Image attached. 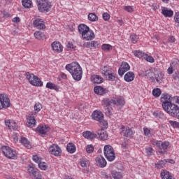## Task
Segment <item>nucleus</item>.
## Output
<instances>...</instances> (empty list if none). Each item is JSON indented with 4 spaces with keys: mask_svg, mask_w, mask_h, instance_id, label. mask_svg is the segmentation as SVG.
I'll use <instances>...</instances> for the list:
<instances>
[{
    "mask_svg": "<svg viewBox=\"0 0 179 179\" xmlns=\"http://www.w3.org/2000/svg\"><path fill=\"white\" fill-rule=\"evenodd\" d=\"M10 106V100L6 94H0V110Z\"/></svg>",
    "mask_w": 179,
    "mask_h": 179,
    "instance_id": "10",
    "label": "nucleus"
},
{
    "mask_svg": "<svg viewBox=\"0 0 179 179\" xmlns=\"http://www.w3.org/2000/svg\"><path fill=\"white\" fill-rule=\"evenodd\" d=\"M38 9L39 12H50L51 9V3L45 0H37Z\"/></svg>",
    "mask_w": 179,
    "mask_h": 179,
    "instance_id": "8",
    "label": "nucleus"
},
{
    "mask_svg": "<svg viewBox=\"0 0 179 179\" xmlns=\"http://www.w3.org/2000/svg\"><path fill=\"white\" fill-rule=\"evenodd\" d=\"M88 20H90V22H96L99 20V17L94 13H90L88 15Z\"/></svg>",
    "mask_w": 179,
    "mask_h": 179,
    "instance_id": "43",
    "label": "nucleus"
},
{
    "mask_svg": "<svg viewBox=\"0 0 179 179\" xmlns=\"http://www.w3.org/2000/svg\"><path fill=\"white\" fill-rule=\"evenodd\" d=\"M37 171V169H34V165L33 164L29 165L28 173H29L31 176Z\"/></svg>",
    "mask_w": 179,
    "mask_h": 179,
    "instance_id": "45",
    "label": "nucleus"
},
{
    "mask_svg": "<svg viewBox=\"0 0 179 179\" xmlns=\"http://www.w3.org/2000/svg\"><path fill=\"white\" fill-rule=\"evenodd\" d=\"M143 131H144V135L145 136H148V138H150V136H152V131H150V129L149 128L144 127Z\"/></svg>",
    "mask_w": 179,
    "mask_h": 179,
    "instance_id": "51",
    "label": "nucleus"
},
{
    "mask_svg": "<svg viewBox=\"0 0 179 179\" xmlns=\"http://www.w3.org/2000/svg\"><path fill=\"white\" fill-rule=\"evenodd\" d=\"M171 66H173L175 69H177V67L179 66L178 59H173L171 63Z\"/></svg>",
    "mask_w": 179,
    "mask_h": 179,
    "instance_id": "46",
    "label": "nucleus"
},
{
    "mask_svg": "<svg viewBox=\"0 0 179 179\" xmlns=\"http://www.w3.org/2000/svg\"><path fill=\"white\" fill-rule=\"evenodd\" d=\"M66 69L68 72L71 73L74 80L79 82L82 79V75H83V71L82 67L78 62H73L66 66Z\"/></svg>",
    "mask_w": 179,
    "mask_h": 179,
    "instance_id": "1",
    "label": "nucleus"
},
{
    "mask_svg": "<svg viewBox=\"0 0 179 179\" xmlns=\"http://www.w3.org/2000/svg\"><path fill=\"white\" fill-rule=\"evenodd\" d=\"M169 124L173 128H179V122L176 121L169 120Z\"/></svg>",
    "mask_w": 179,
    "mask_h": 179,
    "instance_id": "58",
    "label": "nucleus"
},
{
    "mask_svg": "<svg viewBox=\"0 0 179 179\" xmlns=\"http://www.w3.org/2000/svg\"><path fill=\"white\" fill-rule=\"evenodd\" d=\"M38 166L39 169H41V170H47V169H48L47 164H45V162H43L41 161L38 164Z\"/></svg>",
    "mask_w": 179,
    "mask_h": 179,
    "instance_id": "50",
    "label": "nucleus"
},
{
    "mask_svg": "<svg viewBox=\"0 0 179 179\" xmlns=\"http://www.w3.org/2000/svg\"><path fill=\"white\" fill-rule=\"evenodd\" d=\"M174 20L176 23H179V13H175Z\"/></svg>",
    "mask_w": 179,
    "mask_h": 179,
    "instance_id": "64",
    "label": "nucleus"
},
{
    "mask_svg": "<svg viewBox=\"0 0 179 179\" xmlns=\"http://www.w3.org/2000/svg\"><path fill=\"white\" fill-rule=\"evenodd\" d=\"M32 160H34L35 162V163H40V162H41V157L37 156V155H34L32 157Z\"/></svg>",
    "mask_w": 179,
    "mask_h": 179,
    "instance_id": "61",
    "label": "nucleus"
},
{
    "mask_svg": "<svg viewBox=\"0 0 179 179\" xmlns=\"http://www.w3.org/2000/svg\"><path fill=\"white\" fill-rule=\"evenodd\" d=\"M85 47L86 48H96V47H99V42L96 41H92L90 42H87L85 44Z\"/></svg>",
    "mask_w": 179,
    "mask_h": 179,
    "instance_id": "30",
    "label": "nucleus"
},
{
    "mask_svg": "<svg viewBox=\"0 0 179 179\" xmlns=\"http://www.w3.org/2000/svg\"><path fill=\"white\" fill-rule=\"evenodd\" d=\"M80 164L81 167H87L88 164H89V160L87 159H81L80 161Z\"/></svg>",
    "mask_w": 179,
    "mask_h": 179,
    "instance_id": "55",
    "label": "nucleus"
},
{
    "mask_svg": "<svg viewBox=\"0 0 179 179\" xmlns=\"http://www.w3.org/2000/svg\"><path fill=\"white\" fill-rule=\"evenodd\" d=\"M162 13L165 17H171L174 15V12L171 9H168L167 7L162 8Z\"/></svg>",
    "mask_w": 179,
    "mask_h": 179,
    "instance_id": "18",
    "label": "nucleus"
},
{
    "mask_svg": "<svg viewBox=\"0 0 179 179\" xmlns=\"http://www.w3.org/2000/svg\"><path fill=\"white\" fill-rule=\"evenodd\" d=\"M131 69L129 64L125 62H122L120 67L118 69L120 76H122L125 72H128Z\"/></svg>",
    "mask_w": 179,
    "mask_h": 179,
    "instance_id": "12",
    "label": "nucleus"
},
{
    "mask_svg": "<svg viewBox=\"0 0 179 179\" xmlns=\"http://www.w3.org/2000/svg\"><path fill=\"white\" fill-rule=\"evenodd\" d=\"M34 115L29 116L27 120V126L29 128H33L34 127H36V119H34Z\"/></svg>",
    "mask_w": 179,
    "mask_h": 179,
    "instance_id": "21",
    "label": "nucleus"
},
{
    "mask_svg": "<svg viewBox=\"0 0 179 179\" xmlns=\"http://www.w3.org/2000/svg\"><path fill=\"white\" fill-rule=\"evenodd\" d=\"M94 91L96 94H99L100 96H103V94H106V93H107V90L103 88L101 86L94 87Z\"/></svg>",
    "mask_w": 179,
    "mask_h": 179,
    "instance_id": "22",
    "label": "nucleus"
},
{
    "mask_svg": "<svg viewBox=\"0 0 179 179\" xmlns=\"http://www.w3.org/2000/svg\"><path fill=\"white\" fill-rule=\"evenodd\" d=\"M160 100L162 103V108H164V110H168L167 107L173 104V103H171V96L169 94H162Z\"/></svg>",
    "mask_w": 179,
    "mask_h": 179,
    "instance_id": "9",
    "label": "nucleus"
},
{
    "mask_svg": "<svg viewBox=\"0 0 179 179\" xmlns=\"http://www.w3.org/2000/svg\"><path fill=\"white\" fill-rule=\"evenodd\" d=\"M46 87L48 89H53V90H56L57 92H58V90H59V87H58L57 85L52 83H48L46 84Z\"/></svg>",
    "mask_w": 179,
    "mask_h": 179,
    "instance_id": "35",
    "label": "nucleus"
},
{
    "mask_svg": "<svg viewBox=\"0 0 179 179\" xmlns=\"http://www.w3.org/2000/svg\"><path fill=\"white\" fill-rule=\"evenodd\" d=\"M154 117H156V118H159L160 120H162V118H164V113H163L162 111H155L153 113Z\"/></svg>",
    "mask_w": 179,
    "mask_h": 179,
    "instance_id": "42",
    "label": "nucleus"
},
{
    "mask_svg": "<svg viewBox=\"0 0 179 179\" xmlns=\"http://www.w3.org/2000/svg\"><path fill=\"white\" fill-rule=\"evenodd\" d=\"M105 113L107 115V117H110L111 114H113V108L111 107H108L105 109Z\"/></svg>",
    "mask_w": 179,
    "mask_h": 179,
    "instance_id": "56",
    "label": "nucleus"
},
{
    "mask_svg": "<svg viewBox=\"0 0 179 179\" xmlns=\"http://www.w3.org/2000/svg\"><path fill=\"white\" fill-rule=\"evenodd\" d=\"M99 122L101 125H102V129H107V128H108V123H107V121L104 120V119Z\"/></svg>",
    "mask_w": 179,
    "mask_h": 179,
    "instance_id": "53",
    "label": "nucleus"
},
{
    "mask_svg": "<svg viewBox=\"0 0 179 179\" xmlns=\"http://www.w3.org/2000/svg\"><path fill=\"white\" fill-rule=\"evenodd\" d=\"M92 120H94V121H98V122L104 120V114H103L101 111L99 110H94L92 114Z\"/></svg>",
    "mask_w": 179,
    "mask_h": 179,
    "instance_id": "13",
    "label": "nucleus"
},
{
    "mask_svg": "<svg viewBox=\"0 0 179 179\" xmlns=\"http://www.w3.org/2000/svg\"><path fill=\"white\" fill-rule=\"evenodd\" d=\"M111 104H113V99H104L102 101V106H103V107L108 108Z\"/></svg>",
    "mask_w": 179,
    "mask_h": 179,
    "instance_id": "38",
    "label": "nucleus"
},
{
    "mask_svg": "<svg viewBox=\"0 0 179 179\" xmlns=\"http://www.w3.org/2000/svg\"><path fill=\"white\" fill-rule=\"evenodd\" d=\"M96 162L97 163L98 166L102 169L107 166V161H106V159L103 158V156L97 157L96 158Z\"/></svg>",
    "mask_w": 179,
    "mask_h": 179,
    "instance_id": "16",
    "label": "nucleus"
},
{
    "mask_svg": "<svg viewBox=\"0 0 179 179\" xmlns=\"http://www.w3.org/2000/svg\"><path fill=\"white\" fill-rule=\"evenodd\" d=\"M95 134H96L97 137L99 138L101 141H107V138H108V135L104 129L98 130Z\"/></svg>",
    "mask_w": 179,
    "mask_h": 179,
    "instance_id": "15",
    "label": "nucleus"
},
{
    "mask_svg": "<svg viewBox=\"0 0 179 179\" xmlns=\"http://www.w3.org/2000/svg\"><path fill=\"white\" fill-rule=\"evenodd\" d=\"M144 59L147 60L148 62H150L151 64H153V62H155V59L153 58V57L149 56L147 54H145Z\"/></svg>",
    "mask_w": 179,
    "mask_h": 179,
    "instance_id": "54",
    "label": "nucleus"
},
{
    "mask_svg": "<svg viewBox=\"0 0 179 179\" xmlns=\"http://www.w3.org/2000/svg\"><path fill=\"white\" fill-rule=\"evenodd\" d=\"M130 40L133 44H136V43H138V40H139V37H138L136 34H133L130 36Z\"/></svg>",
    "mask_w": 179,
    "mask_h": 179,
    "instance_id": "49",
    "label": "nucleus"
},
{
    "mask_svg": "<svg viewBox=\"0 0 179 179\" xmlns=\"http://www.w3.org/2000/svg\"><path fill=\"white\" fill-rule=\"evenodd\" d=\"M166 163H167V161L166 159L161 160L158 162L157 164H155V167L158 169H163V167L166 166Z\"/></svg>",
    "mask_w": 179,
    "mask_h": 179,
    "instance_id": "36",
    "label": "nucleus"
},
{
    "mask_svg": "<svg viewBox=\"0 0 179 179\" xmlns=\"http://www.w3.org/2000/svg\"><path fill=\"white\" fill-rule=\"evenodd\" d=\"M34 37L37 40H45V34L41 31H36L34 33Z\"/></svg>",
    "mask_w": 179,
    "mask_h": 179,
    "instance_id": "31",
    "label": "nucleus"
},
{
    "mask_svg": "<svg viewBox=\"0 0 179 179\" xmlns=\"http://www.w3.org/2000/svg\"><path fill=\"white\" fill-rule=\"evenodd\" d=\"M83 136H84V138L86 139H90L92 141V139L97 138V134L87 131L83 133Z\"/></svg>",
    "mask_w": 179,
    "mask_h": 179,
    "instance_id": "20",
    "label": "nucleus"
},
{
    "mask_svg": "<svg viewBox=\"0 0 179 179\" xmlns=\"http://www.w3.org/2000/svg\"><path fill=\"white\" fill-rule=\"evenodd\" d=\"M152 143L157 146L158 152L161 155H166L167 150L171 148V144L169 141H155Z\"/></svg>",
    "mask_w": 179,
    "mask_h": 179,
    "instance_id": "3",
    "label": "nucleus"
},
{
    "mask_svg": "<svg viewBox=\"0 0 179 179\" xmlns=\"http://www.w3.org/2000/svg\"><path fill=\"white\" fill-rule=\"evenodd\" d=\"M124 9L126 10V12H134V7L131 6H124Z\"/></svg>",
    "mask_w": 179,
    "mask_h": 179,
    "instance_id": "62",
    "label": "nucleus"
},
{
    "mask_svg": "<svg viewBox=\"0 0 179 179\" xmlns=\"http://www.w3.org/2000/svg\"><path fill=\"white\" fill-rule=\"evenodd\" d=\"M49 152L51 153V155L56 157L61 156V155H62V150H61L59 145L57 144H52L49 148Z\"/></svg>",
    "mask_w": 179,
    "mask_h": 179,
    "instance_id": "11",
    "label": "nucleus"
},
{
    "mask_svg": "<svg viewBox=\"0 0 179 179\" xmlns=\"http://www.w3.org/2000/svg\"><path fill=\"white\" fill-rule=\"evenodd\" d=\"M162 79H163V76H162V73H155L154 82H155V80H156V82H157V83H159L160 82V80H162Z\"/></svg>",
    "mask_w": 179,
    "mask_h": 179,
    "instance_id": "44",
    "label": "nucleus"
},
{
    "mask_svg": "<svg viewBox=\"0 0 179 179\" xmlns=\"http://www.w3.org/2000/svg\"><path fill=\"white\" fill-rule=\"evenodd\" d=\"M20 143L22 145H23L25 148H31V145H30V141L26 138V137H21Z\"/></svg>",
    "mask_w": 179,
    "mask_h": 179,
    "instance_id": "34",
    "label": "nucleus"
},
{
    "mask_svg": "<svg viewBox=\"0 0 179 179\" xmlns=\"http://www.w3.org/2000/svg\"><path fill=\"white\" fill-rule=\"evenodd\" d=\"M42 23H43V21H41V20L36 19L34 21L33 24H34V27H36L39 26L40 24H41Z\"/></svg>",
    "mask_w": 179,
    "mask_h": 179,
    "instance_id": "60",
    "label": "nucleus"
},
{
    "mask_svg": "<svg viewBox=\"0 0 179 179\" xmlns=\"http://www.w3.org/2000/svg\"><path fill=\"white\" fill-rule=\"evenodd\" d=\"M66 150L69 153H75V152H76V147L73 143H69L67 144Z\"/></svg>",
    "mask_w": 179,
    "mask_h": 179,
    "instance_id": "33",
    "label": "nucleus"
},
{
    "mask_svg": "<svg viewBox=\"0 0 179 179\" xmlns=\"http://www.w3.org/2000/svg\"><path fill=\"white\" fill-rule=\"evenodd\" d=\"M49 130L50 128L47 126H39L36 128V131L41 135H45Z\"/></svg>",
    "mask_w": 179,
    "mask_h": 179,
    "instance_id": "25",
    "label": "nucleus"
},
{
    "mask_svg": "<svg viewBox=\"0 0 179 179\" xmlns=\"http://www.w3.org/2000/svg\"><path fill=\"white\" fill-rule=\"evenodd\" d=\"M145 75L147 76L149 80H151V82H155V72H153L152 69L145 71Z\"/></svg>",
    "mask_w": 179,
    "mask_h": 179,
    "instance_id": "26",
    "label": "nucleus"
},
{
    "mask_svg": "<svg viewBox=\"0 0 179 179\" xmlns=\"http://www.w3.org/2000/svg\"><path fill=\"white\" fill-rule=\"evenodd\" d=\"M22 3L24 8L29 9V8H31L33 3L31 2V0H22Z\"/></svg>",
    "mask_w": 179,
    "mask_h": 179,
    "instance_id": "39",
    "label": "nucleus"
},
{
    "mask_svg": "<svg viewBox=\"0 0 179 179\" xmlns=\"http://www.w3.org/2000/svg\"><path fill=\"white\" fill-rule=\"evenodd\" d=\"M103 153L106 159H107L108 162H113V160H115V153L114 152V149H113L111 145H105L103 148Z\"/></svg>",
    "mask_w": 179,
    "mask_h": 179,
    "instance_id": "5",
    "label": "nucleus"
},
{
    "mask_svg": "<svg viewBox=\"0 0 179 179\" xmlns=\"http://www.w3.org/2000/svg\"><path fill=\"white\" fill-rule=\"evenodd\" d=\"M25 75L29 83L33 86H43V82L39 79V78L37 77V76H34V74L30 73L29 72L26 73Z\"/></svg>",
    "mask_w": 179,
    "mask_h": 179,
    "instance_id": "6",
    "label": "nucleus"
},
{
    "mask_svg": "<svg viewBox=\"0 0 179 179\" xmlns=\"http://www.w3.org/2000/svg\"><path fill=\"white\" fill-rule=\"evenodd\" d=\"M113 104L115 106H124L125 104V100H124V98H117L113 99Z\"/></svg>",
    "mask_w": 179,
    "mask_h": 179,
    "instance_id": "29",
    "label": "nucleus"
},
{
    "mask_svg": "<svg viewBox=\"0 0 179 179\" xmlns=\"http://www.w3.org/2000/svg\"><path fill=\"white\" fill-rule=\"evenodd\" d=\"M94 150V147L92 145H88L86 147V151L87 153H93V151Z\"/></svg>",
    "mask_w": 179,
    "mask_h": 179,
    "instance_id": "57",
    "label": "nucleus"
},
{
    "mask_svg": "<svg viewBox=\"0 0 179 179\" xmlns=\"http://www.w3.org/2000/svg\"><path fill=\"white\" fill-rule=\"evenodd\" d=\"M102 16L103 19L106 21L110 20V14H108V13H104Z\"/></svg>",
    "mask_w": 179,
    "mask_h": 179,
    "instance_id": "63",
    "label": "nucleus"
},
{
    "mask_svg": "<svg viewBox=\"0 0 179 179\" xmlns=\"http://www.w3.org/2000/svg\"><path fill=\"white\" fill-rule=\"evenodd\" d=\"M43 105H41V103H40L39 102H37L34 106V112H31V115H36L37 113H39V111H41Z\"/></svg>",
    "mask_w": 179,
    "mask_h": 179,
    "instance_id": "27",
    "label": "nucleus"
},
{
    "mask_svg": "<svg viewBox=\"0 0 179 179\" xmlns=\"http://www.w3.org/2000/svg\"><path fill=\"white\" fill-rule=\"evenodd\" d=\"M145 152L148 156H152V155H153L154 150L152 147H148L145 149Z\"/></svg>",
    "mask_w": 179,
    "mask_h": 179,
    "instance_id": "59",
    "label": "nucleus"
},
{
    "mask_svg": "<svg viewBox=\"0 0 179 179\" xmlns=\"http://www.w3.org/2000/svg\"><path fill=\"white\" fill-rule=\"evenodd\" d=\"M52 48L56 52H62V45L59 42L55 41L52 43Z\"/></svg>",
    "mask_w": 179,
    "mask_h": 179,
    "instance_id": "19",
    "label": "nucleus"
},
{
    "mask_svg": "<svg viewBox=\"0 0 179 179\" xmlns=\"http://www.w3.org/2000/svg\"><path fill=\"white\" fill-rule=\"evenodd\" d=\"M1 150L3 152V155H4L7 159L15 160V159L17 158V152H16V150L10 148L9 146H2Z\"/></svg>",
    "mask_w": 179,
    "mask_h": 179,
    "instance_id": "4",
    "label": "nucleus"
},
{
    "mask_svg": "<svg viewBox=\"0 0 179 179\" xmlns=\"http://www.w3.org/2000/svg\"><path fill=\"white\" fill-rule=\"evenodd\" d=\"M106 76L108 80H110V82H114L115 80V73H114V71L111 70L109 73L105 75Z\"/></svg>",
    "mask_w": 179,
    "mask_h": 179,
    "instance_id": "32",
    "label": "nucleus"
},
{
    "mask_svg": "<svg viewBox=\"0 0 179 179\" xmlns=\"http://www.w3.org/2000/svg\"><path fill=\"white\" fill-rule=\"evenodd\" d=\"M91 80L92 83L96 85H100V83H103V78L101 76L98 75H94L91 77Z\"/></svg>",
    "mask_w": 179,
    "mask_h": 179,
    "instance_id": "23",
    "label": "nucleus"
},
{
    "mask_svg": "<svg viewBox=\"0 0 179 179\" xmlns=\"http://www.w3.org/2000/svg\"><path fill=\"white\" fill-rule=\"evenodd\" d=\"M168 109H164L171 117L173 118H178L179 120V108L174 103H171L169 106H167Z\"/></svg>",
    "mask_w": 179,
    "mask_h": 179,
    "instance_id": "7",
    "label": "nucleus"
},
{
    "mask_svg": "<svg viewBox=\"0 0 179 179\" xmlns=\"http://www.w3.org/2000/svg\"><path fill=\"white\" fill-rule=\"evenodd\" d=\"M111 71H113L111 69L106 66L102 68L101 73L102 75H104L106 76V75L109 73V72Z\"/></svg>",
    "mask_w": 179,
    "mask_h": 179,
    "instance_id": "47",
    "label": "nucleus"
},
{
    "mask_svg": "<svg viewBox=\"0 0 179 179\" xmlns=\"http://www.w3.org/2000/svg\"><path fill=\"white\" fill-rule=\"evenodd\" d=\"M120 134L122 136L131 139V138H132V135H134V131H132V129L129 127H123Z\"/></svg>",
    "mask_w": 179,
    "mask_h": 179,
    "instance_id": "14",
    "label": "nucleus"
},
{
    "mask_svg": "<svg viewBox=\"0 0 179 179\" xmlns=\"http://www.w3.org/2000/svg\"><path fill=\"white\" fill-rule=\"evenodd\" d=\"M101 48L103 51H110V50H113V46L109 44H103L102 45Z\"/></svg>",
    "mask_w": 179,
    "mask_h": 179,
    "instance_id": "52",
    "label": "nucleus"
},
{
    "mask_svg": "<svg viewBox=\"0 0 179 179\" xmlns=\"http://www.w3.org/2000/svg\"><path fill=\"white\" fill-rule=\"evenodd\" d=\"M134 54L135 57H137L138 58H142V59H144L146 55L145 52H142L141 50H135Z\"/></svg>",
    "mask_w": 179,
    "mask_h": 179,
    "instance_id": "37",
    "label": "nucleus"
},
{
    "mask_svg": "<svg viewBox=\"0 0 179 179\" xmlns=\"http://www.w3.org/2000/svg\"><path fill=\"white\" fill-rule=\"evenodd\" d=\"M112 176L114 179L122 178V174L121 173V172H117L115 171H112Z\"/></svg>",
    "mask_w": 179,
    "mask_h": 179,
    "instance_id": "40",
    "label": "nucleus"
},
{
    "mask_svg": "<svg viewBox=\"0 0 179 179\" xmlns=\"http://www.w3.org/2000/svg\"><path fill=\"white\" fill-rule=\"evenodd\" d=\"M78 29V33L82 35L83 40H86V41H92V40L94 38V32L90 30V28H89L87 25L85 24H80Z\"/></svg>",
    "mask_w": 179,
    "mask_h": 179,
    "instance_id": "2",
    "label": "nucleus"
},
{
    "mask_svg": "<svg viewBox=\"0 0 179 179\" xmlns=\"http://www.w3.org/2000/svg\"><path fill=\"white\" fill-rule=\"evenodd\" d=\"M31 177H33V178H34V179H42L43 178V176H41V173H40V171H38V170L36 171V172H35L34 173H33Z\"/></svg>",
    "mask_w": 179,
    "mask_h": 179,
    "instance_id": "48",
    "label": "nucleus"
},
{
    "mask_svg": "<svg viewBox=\"0 0 179 179\" xmlns=\"http://www.w3.org/2000/svg\"><path fill=\"white\" fill-rule=\"evenodd\" d=\"M160 94H162V90H160V88H155L152 90L154 97H160Z\"/></svg>",
    "mask_w": 179,
    "mask_h": 179,
    "instance_id": "41",
    "label": "nucleus"
},
{
    "mask_svg": "<svg viewBox=\"0 0 179 179\" xmlns=\"http://www.w3.org/2000/svg\"><path fill=\"white\" fill-rule=\"evenodd\" d=\"M161 178L162 179H173V176H171V173L167 171L166 170H162L161 171Z\"/></svg>",
    "mask_w": 179,
    "mask_h": 179,
    "instance_id": "28",
    "label": "nucleus"
},
{
    "mask_svg": "<svg viewBox=\"0 0 179 179\" xmlns=\"http://www.w3.org/2000/svg\"><path fill=\"white\" fill-rule=\"evenodd\" d=\"M135 79V73L132 71H129L124 75L125 82H132Z\"/></svg>",
    "mask_w": 179,
    "mask_h": 179,
    "instance_id": "24",
    "label": "nucleus"
},
{
    "mask_svg": "<svg viewBox=\"0 0 179 179\" xmlns=\"http://www.w3.org/2000/svg\"><path fill=\"white\" fill-rule=\"evenodd\" d=\"M6 126L8 127V129H13L16 131L17 129V124L13 120H7L5 121Z\"/></svg>",
    "mask_w": 179,
    "mask_h": 179,
    "instance_id": "17",
    "label": "nucleus"
}]
</instances>
